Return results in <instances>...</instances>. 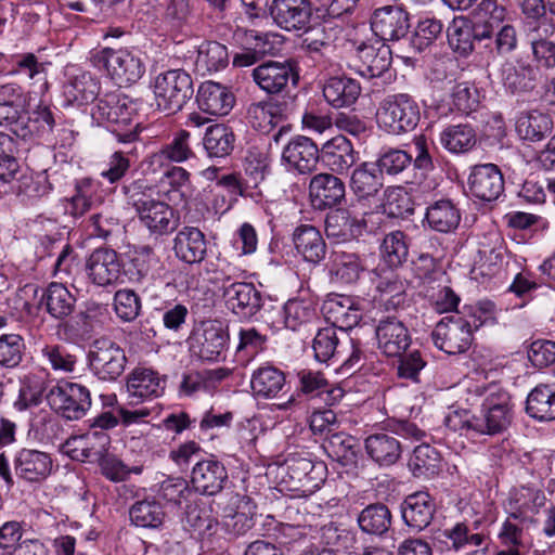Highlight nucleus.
Instances as JSON below:
<instances>
[{
	"instance_id": "72a5a7b5",
	"label": "nucleus",
	"mask_w": 555,
	"mask_h": 555,
	"mask_svg": "<svg viewBox=\"0 0 555 555\" xmlns=\"http://www.w3.org/2000/svg\"><path fill=\"white\" fill-rule=\"evenodd\" d=\"M322 312L335 330L336 327L344 331L351 330L361 320L360 309L356 301L345 295H335L325 300Z\"/></svg>"
},
{
	"instance_id": "bb28decb",
	"label": "nucleus",
	"mask_w": 555,
	"mask_h": 555,
	"mask_svg": "<svg viewBox=\"0 0 555 555\" xmlns=\"http://www.w3.org/2000/svg\"><path fill=\"white\" fill-rule=\"evenodd\" d=\"M225 304L233 313L242 317H253L262 307L261 293L251 283L231 282L223 287Z\"/></svg>"
},
{
	"instance_id": "c85d7f7f",
	"label": "nucleus",
	"mask_w": 555,
	"mask_h": 555,
	"mask_svg": "<svg viewBox=\"0 0 555 555\" xmlns=\"http://www.w3.org/2000/svg\"><path fill=\"white\" fill-rule=\"evenodd\" d=\"M467 16H455L447 29L451 49L461 56H468L475 43L488 40L485 34Z\"/></svg>"
},
{
	"instance_id": "a211bd4d",
	"label": "nucleus",
	"mask_w": 555,
	"mask_h": 555,
	"mask_svg": "<svg viewBox=\"0 0 555 555\" xmlns=\"http://www.w3.org/2000/svg\"><path fill=\"white\" fill-rule=\"evenodd\" d=\"M470 194L485 202H492L504 192V178L494 164L477 165L468 178Z\"/></svg>"
},
{
	"instance_id": "1a4fd4ad",
	"label": "nucleus",
	"mask_w": 555,
	"mask_h": 555,
	"mask_svg": "<svg viewBox=\"0 0 555 555\" xmlns=\"http://www.w3.org/2000/svg\"><path fill=\"white\" fill-rule=\"evenodd\" d=\"M46 399L56 414L68 421L82 418L91 406L89 389L78 383L60 382L49 389Z\"/></svg>"
},
{
	"instance_id": "a878e982",
	"label": "nucleus",
	"mask_w": 555,
	"mask_h": 555,
	"mask_svg": "<svg viewBox=\"0 0 555 555\" xmlns=\"http://www.w3.org/2000/svg\"><path fill=\"white\" fill-rule=\"evenodd\" d=\"M378 349L387 357H400L411 344L405 325L396 318H386L375 328Z\"/></svg>"
},
{
	"instance_id": "3c124183",
	"label": "nucleus",
	"mask_w": 555,
	"mask_h": 555,
	"mask_svg": "<svg viewBox=\"0 0 555 555\" xmlns=\"http://www.w3.org/2000/svg\"><path fill=\"white\" fill-rule=\"evenodd\" d=\"M235 135L230 127L216 124L207 128L203 144L210 157H227L234 149Z\"/></svg>"
},
{
	"instance_id": "5fc2aeb1",
	"label": "nucleus",
	"mask_w": 555,
	"mask_h": 555,
	"mask_svg": "<svg viewBox=\"0 0 555 555\" xmlns=\"http://www.w3.org/2000/svg\"><path fill=\"white\" fill-rule=\"evenodd\" d=\"M440 142L451 153H465L476 144V132L468 124L451 125L440 133Z\"/></svg>"
},
{
	"instance_id": "412c9836",
	"label": "nucleus",
	"mask_w": 555,
	"mask_h": 555,
	"mask_svg": "<svg viewBox=\"0 0 555 555\" xmlns=\"http://www.w3.org/2000/svg\"><path fill=\"white\" fill-rule=\"evenodd\" d=\"M229 480L228 470L223 463L209 457L197 461L192 468L191 482L202 494L215 495L222 491Z\"/></svg>"
},
{
	"instance_id": "f03ea898",
	"label": "nucleus",
	"mask_w": 555,
	"mask_h": 555,
	"mask_svg": "<svg viewBox=\"0 0 555 555\" xmlns=\"http://www.w3.org/2000/svg\"><path fill=\"white\" fill-rule=\"evenodd\" d=\"M359 0H273L270 14L285 30L306 29L314 10L321 18H338L349 13Z\"/></svg>"
},
{
	"instance_id": "13d9d810",
	"label": "nucleus",
	"mask_w": 555,
	"mask_h": 555,
	"mask_svg": "<svg viewBox=\"0 0 555 555\" xmlns=\"http://www.w3.org/2000/svg\"><path fill=\"white\" fill-rule=\"evenodd\" d=\"M362 271L363 267L357 255L345 251H335L333 254L331 273L341 283H356Z\"/></svg>"
},
{
	"instance_id": "7c9ffc66",
	"label": "nucleus",
	"mask_w": 555,
	"mask_h": 555,
	"mask_svg": "<svg viewBox=\"0 0 555 555\" xmlns=\"http://www.w3.org/2000/svg\"><path fill=\"white\" fill-rule=\"evenodd\" d=\"M165 386L158 374L150 369H135L127 379L128 403L135 405L163 395Z\"/></svg>"
},
{
	"instance_id": "4468645a",
	"label": "nucleus",
	"mask_w": 555,
	"mask_h": 555,
	"mask_svg": "<svg viewBox=\"0 0 555 555\" xmlns=\"http://www.w3.org/2000/svg\"><path fill=\"white\" fill-rule=\"evenodd\" d=\"M25 108H27V94L16 83L0 86V126L9 127L17 138H25L27 130L21 125Z\"/></svg>"
},
{
	"instance_id": "2eb2a0df",
	"label": "nucleus",
	"mask_w": 555,
	"mask_h": 555,
	"mask_svg": "<svg viewBox=\"0 0 555 555\" xmlns=\"http://www.w3.org/2000/svg\"><path fill=\"white\" fill-rule=\"evenodd\" d=\"M319 162L320 150L308 137L296 135L283 147L282 164L288 171L307 175L317 169Z\"/></svg>"
},
{
	"instance_id": "ddd939ff",
	"label": "nucleus",
	"mask_w": 555,
	"mask_h": 555,
	"mask_svg": "<svg viewBox=\"0 0 555 555\" xmlns=\"http://www.w3.org/2000/svg\"><path fill=\"white\" fill-rule=\"evenodd\" d=\"M411 27L410 15L401 7L385 5L371 16V28L380 41H397L405 37Z\"/></svg>"
},
{
	"instance_id": "052dcab7",
	"label": "nucleus",
	"mask_w": 555,
	"mask_h": 555,
	"mask_svg": "<svg viewBox=\"0 0 555 555\" xmlns=\"http://www.w3.org/2000/svg\"><path fill=\"white\" fill-rule=\"evenodd\" d=\"M229 63V53L224 44L208 41L199 46L196 67L206 72H218Z\"/></svg>"
},
{
	"instance_id": "9b49d317",
	"label": "nucleus",
	"mask_w": 555,
	"mask_h": 555,
	"mask_svg": "<svg viewBox=\"0 0 555 555\" xmlns=\"http://www.w3.org/2000/svg\"><path fill=\"white\" fill-rule=\"evenodd\" d=\"M229 340L228 327L221 321H207L193 333L190 349L203 361L217 362L224 360Z\"/></svg>"
},
{
	"instance_id": "e433bc0d",
	"label": "nucleus",
	"mask_w": 555,
	"mask_h": 555,
	"mask_svg": "<svg viewBox=\"0 0 555 555\" xmlns=\"http://www.w3.org/2000/svg\"><path fill=\"white\" fill-rule=\"evenodd\" d=\"M358 80L343 76H332L325 80L322 91L325 101L335 108L349 107L361 94Z\"/></svg>"
},
{
	"instance_id": "6ab92c4d",
	"label": "nucleus",
	"mask_w": 555,
	"mask_h": 555,
	"mask_svg": "<svg viewBox=\"0 0 555 555\" xmlns=\"http://www.w3.org/2000/svg\"><path fill=\"white\" fill-rule=\"evenodd\" d=\"M0 184L8 188L0 189V198L4 194H15L28 198L40 195L39 182L34 181L30 176L20 175V164L11 154L0 157Z\"/></svg>"
},
{
	"instance_id": "0e129e2a",
	"label": "nucleus",
	"mask_w": 555,
	"mask_h": 555,
	"mask_svg": "<svg viewBox=\"0 0 555 555\" xmlns=\"http://www.w3.org/2000/svg\"><path fill=\"white\" fill-rule=\"evenodd\" d=\"M279 113V105L272 102L253 103L247 111L251 126L262 132H269L278 125Z\"/></svg>"
},
{
	"instance_id": "f3484780",
	"label": "nucleus",
	"mask_w": 555,
	"mask_h": 555,
	"mask_svg": "<svg viewBox=\"0 0 555 555\" xmlns=\"http://www.w3.org/2000/svg\"><path fill=\"white\" fill-rule=\"evenodd\" d=\"M400 512L404 525L413 532H421L434 519L435 500L427 492H414L402 501Z\"/></svg>"
},
{
	"instance_id": "4d7b16f0",
	"label": "nucleus",
	"mask_w": 555,
	"mask_h": 555,
	"mask_svg": "<svg viewBox=\"0 0 555 555\" xmlns=\"http://www.w3.org/2000/svg\"><path fill=\"white\" fill-rule=\"evenodd\" d=\"M21 124L27 130L22 139L28 140L40 132H51L55 126V114L50 105L40 102L30 114L25 109Z\"/></svg>"
},
{
	"instance_id": "6e6d98bb",
	"label": "nucleus",
	"mask_w": 555,
	"mask_h": 555,
	"mask_svg": "<svg viewBox=\"0 0 555 555\" xmlns=\"http://www.w3.org/2000/svg\"><path fill=\"white\" fill-rule=\"evenodd\" d=\"M317 318V306L313 299L293 298L284 305L285 326L296 331L300 326L308 324Z\"/></svg>"
},
{
	"instance_id": "bf43d9fd",
	"label": "nucleus",
	"mask_w": 555,
	"mask_h": 555,
	"mask_svg": "<svg viewBox=\"0 0 555 555\" xmlns=\"http://www.w3.org/2000/svg\"><path fill=\"white\" fill-rule=\"evenodd\" d=\"M378 302L385 310H396L405 301V287L393 273L380 279L376 285Z\"/></svg>"
},
{
	"instance_id": "6e6552de",
	"label": "nucleus",
	"mask_w": 555,
	"mask_h": 555,
	"mask_svg": "<svg viewBox=\"0 0 555 555\" xmlns=\"http://www.w3.org/2000/svg\"><path fill=\"white\" fill-rule=\"evenodd\" d=\"M283 482L287 489L307 496L314 493L325 480L326 466L301 455H291L284 464Z\"/></svg>"
},
{
	"instance_id": "2f4dec72",
	"label": "nucleus",
	"mask_w": 555,
	"mask_h": 555,
	"mask_svg": "<svg viewBox=\"0 0 555 555\" xmlns=\"http://www.w3.org/2000/svg\"><path fill=\"white\" fill-rule=\"evenodd\" d=\"M357 56L361 63L358 66L360 75L367 78L380 77L391 65V50L383 41L357 47Z\"/></svg>"
},
{
	"instance_id": "8fccbe9b",
	"label": "nucleus",
	"mask_w": 555,
	"mask_h": 555,
	"mask_svg": "<svg viewBox=\"0 0 555 555\" xmlns=\"http://www.w3.org/2000/svg\"><path fill=\"white\" fill-rule=\"evenodd\" d=\"M50 67L51 62L41 61L34 53H24L16 56L13 72L25 76L33 83L38 85L41 92H44L48 89V72Z\"/></svg>"
},
{
	"instance_id": "423d86ee",
	"label": "nucleus",
	"mask_w": 555,
	"mask_h": 555,
	"mask_svg": "<svg viewBox=\"0 0 555 555\" xmlns=\"http://www.w3.org/2000/svg\"><path fill=\"white\" fill-rule=\"evenodd\" d=\"M380 128L390 134H401L415 129L420 121V107L408 94L400 93L385 98L376 113Z\"/></svg>"
},
{
	"instance_id": "603ef678",
	"label": "nucleus",
	"mask_w": 555,
	"mask_h": 555,
	"mask_svg": "<svg viewBox=\"0 0 555 555\" xmlns=\"http://www.w3.org/2000/svg\"><path fill=\"white\" fill-rule=\"evenodd\" d=\"M323 448L330 457L343 466L357 463L359 448L356 438L350 435L335 433L327 438Z\"/></svg>"
},
{
	"instance_id": "9d476101",
	"label": "nucleus",
	"mask_w": 555,
	"mask_h": 555,
	"mask_svg": "<svg viewBox=\"0 0 555 555\" xmlns=\"http://www.w3.org/2000/svg\"><path fill=\"white\" fill-rule=\"evenodd\" d=\"M364 206V203L353 201L347 208L331 211L325 219L327 236L351 241L367 232L366 216L372 214L365 210Z\"/></svg>"
},
{
	"instance_id": "0eeeda50",
	"label": "nucleus",
	"mask_w": 555,
	"mask_h": 555,
	"mask_svg": "<svg viewBox=\"0 0 555 555\" xmlns=\"http://www.w3.org/2000/svg\"><path fill=\"white\" fill-rule=\"evenodd\" d=\"M477 320H468L460 313L442 318L435 326L431 337L437 348L448 354L466 352L473 343V332L478 328Z\"/></svg>"
},
{
	"instance_id": "c756f323",
	"label": "nucleus",
	"mask_w": 555,
	"mask_h": 555,
	"mask_svg": "<svg viewBox=\"0 0 555 555\" xmlns=\"http://www.w3.org/2000/svg\"><path fill=\"white\" fill-rule=\"evenodd\" d=\"M135 103L118 92L106 93L96 104L94 115L99 120L127 126L135 115Z\"/></svg>"
},
{
	"instance_id": "473e14b6",
	"label": "nucleus",
	"mask_w": 555,
	"mask_h": 555,
	"mask_svg": "<svg viewBox=\"0 0 555 555\" xmlns=\"http://www.w3.org/2000/svg\"><path fill=\"white\" fill-rule=\"evenodd\" d=\"M173 251L178 259L185 263L202 262L207 253L205 234L195 227H183L173 238Z\"/></svg>"
},
{
	"instance_id": "69168bd1",
	"label": "nucleus",
	"mask_w": 555,
	"mask_h": 555,
	"mask_svg": "<svg viewBox=\"0 0 555 555\" xmlns=\"http://www.w3.org/2000/svg\"><path fill=\"white\" fill-rule=\"evenodd\" d=\"M129 515L132 524L137 527L156 528L162 525L165 514L158 503L140 501L131 506Z\"/></svg>"
},
{
	"instance_id": "f8f14e48",
	"label": "nucleus",
	"mask_w": 555,
	"mask_h": 555,
	"mask_svg": "<svg viewBox=\"0 0 555 555\" xmlns=\"http://www.w3.org/2000/svg\"><path fill=\"white\" fill-rule=\"evenodd\" d=\"M90 370L102 380H115L126 367L125 351L114 341L94 340L88 352Z\"/></svg>"
},
{
	"instance_id": "09e8293b",
	"label": "nucleus",
	"mask_w": 555,
	"mask_h": 555,
	"mask_svg": "<svg viewBox=\"0 0 555 555\" xmlns=\"http://www.w3.org/2000/svg\"><path fill=\"white\" fill-rule=\"evenodd\" d=\"M409 468L416 478H429L441 469V455L431 446H417L409 459Z\"/></svg>"
},
{
	"instance_id": "b1692460",
	"label": "nucleus",
	"mask_w": 555,
	"mask_h": 555,
	"mask_svg": "<svg viewBox=\"0 0 555 555\" xmlns=\"http://www.w3.org/2000/svg\"><path fill=\"white\" fill-rule=\"evenodd\" d=\"M345 195V183L334 173L321 172L313 176L310 180L309 196L312 205L318 209L339 205Z\"/></svg>"
},
{
	"instance_id": "4be33fe9",
	"label": "nucleus",
	"mask_w": 555,
	"mask_h": 555,
	"mask_svg": "<svg viewBox=\"0 0 555 555\" xmlns=\"http://www.w3.org/2000/svg\"><path fill=\"white\" fill-rule=\"evenodd\" d=\"M233 38L242 47V51L233 56V65L236 67L251 66L273 49L268 35L254 29L237 28Z\"/></svg>"
},
{
	"instance_id": "a19ab883",
	"label": "nucleus",
	"mask_w": 555,
	"mask_h": 555,
	"mask_svg": "<svg viewBox=\"0 0 555 555\" xmlns=\"http://www.w3.org/2000/svg\"><path fill=\"white\" fill-rule=\"evenodd\" d=\"M341 31L340 27L333 26L327 22L306 28L302 48L310 53L320 54L321 56L330 55L335 51V43Z\"/></svg>"
},
{
	"instance_id": "20e7f679",
	"label": "nucleus",
	"mask_w": 555,
	"mask_h": 555,
	"mask_svg": "<svg viewBox=\"0 0 555 555\" xmlns=\"http://www.w3.org/2000/svg\"><path fill=\"white\" fill-rule=\"evenodd\" d=\"M92 64L104 68L118 86H131L145 73V64L138 53L127 49L104 48L91 56Z\"/></svg>"
},
{
	"instance_id": "de8ad7c7",
	"label": "nucleus",
	"mask_w": 555,
	"mask_h": 555,
	"mask_svg": "<svg viewBox=\"0 0 555 555\" xmlns=\"http://www.w3.org/2000/svg\"><path fill=\"white\" fill-rule=\"evenodd\" d=\"M254 393L261 398H275L285 386V374L274 366L256 370L250 379Z\"/></svg>"
},
{
	"instance_id": "7ed1b4c3",
	"label": "nucleus",
	"mask_w": 555,
	"mask_h": 555,
	"mask_svg": "<svg viewBox=\"0 0 555 555\" xmlns=\"http://www.w3.org/2000/svg\"><path fill=\"white\" fill-rule=\"evenodd\" d=\"M147 189L143 180L122 185L128 204L135 209L140 222L156 237L172 233L179 224V217L167 203L151 198L143 192Z\"/></svg>"
},
{
	"instance_id": "680f3d73",
	"label": "nucleus",
	"mask_w": 555,
	"mask_h": 555,
	"mask_svg": "<svg viewBox=\"0 0 555 555\" xmlns=\"http://www.w3.org/2000/svg\"><path fill=\"white\" fill-rule=\"evenodd\" d=\"M405 234L401 231L388 233L380 245V256L389 268L400 267L408 258Z\"/></svg>"
},
{
	"instance_id": "f704fd0d",
	"label": "nucleus",
	"mask_w": 555,
	"mask_h": 555,
	"mask_svg": "<svg viewBox=\"0 0 555 555\" xmlns=\"http://www.w3.org/2000/svg\"><path fill=\"white\" fill-rule=\"evenodd\" d=\"M369 457L380 467H389L398 462L402 454L399 439L389 433H376L364 440Z\"/></svg>"
},
{
	"instance_id": "ea45409f",
	"label": "nucleus",
	"mask_w": 555,
	"mask_h": 555,
	"mask_svg": "<svg viewBox=\"0 0 555 555\" xmlns=\"http://www.w3.org/2000/svg\"><path fill=\"white\" fill-rule=\"evenodd\" d=\"M425 220L431 230L451 233L461 222V211L451 199L441 198L428 205Z\"/></svg>"
},
{
	"instance_id": "aec40b11",
	"label": "nucleus",
	"mask_w": 555,
	"mask_h": 555,
	"mask_svg": "<svg viewBox=\"0 0 555 555\" xmlns=\"http://www.w3.org/2000/svg\"><path fill=\"white\" fill-rule=\"evenodd\" d=\"M88 279L98 286H109L120 276L118 254L111 248H96L86 261Z\"/></svg>"
},
{
	"instance_id": "5701e85b",
	"label": "nucleus",
	"mask_w": 555,
	"mask_h": 555,
	"mask_svg": "<svg viewBox=\"0 0 555 555\" xmlns=\"http://www.w3.org/2000/svg\"><path fill=\"white\" fill-rule=\"evenodd\" d=\"M16 476L26 482H41L52 472L53 462L50 454L36 449H21L14 460Z\"/></svg>"
},
{
	"instance_id": "49530a36",
	"label": "nucleus",
	"mask_w": 555,
	"mask_h": 555,
	"mask_svg": "<svg viewBox=\"0 0 555 555\" xmlns=\"http://www.w3.org/2000/svg\"><path fill=\"white\" fill-rule=\"evenodd\" d=\"M518 134L529 141H540L551 134L553 130L552 117L540 111L522 113L516 121Z\"/></svg>"
},
{
	"instance_id": "dca6fc26",
	"label": "nucleus",
	"mask_w": 555,
	"mask_h": 555,
	"mask_svg": "<svg viewBox=\"0 0 555 555\" xmlns=\"http://www.w3.org/2000/svg\"><path fill=\"white\" fill-rule=\"evenodd\" d=\"M251 76L256 85L268 94L283 93L289 82L296 85L298 80V74L287 62L268 61L255 67Z\"/></svg>"
},
{
	"instance_id": "37998d69",
	"label": "nucleus",
	"mask_w": 555,
	"mask_h": 555,
	"mask_svg": "<svg viewBox=\"0 0 555 555\" xmlns=\"http://www.w3.org/2000/svg\"><path fill=\"white\" fill-rule=\"evenodd\" d=\"M41 302L52 318L63 320L74 312L76 297L64 284L52 282L44 289Z\"/></svg>"
},
{
	"instance_id": "c9c22d12",
	"label": "nucleus",
	"mask_w": 555,
	"mask_h": 555,
	"mask_svg": "<svg viewBox=\"0 0 555 555\" xmlns=\"http://www.w3.org/2000/svg\"><path fill=\"white\" fill-rule=\"evenodd\" d=\"M101 90L99 78L90 72L78 70L69 75L63 86V94L70 104L83 105L93 102Z\"/></svg>"
},
{
	"instance_id": "cd10ccee",
	"label": "nucleus",
	"mask_w": 555,
	"mask_h": 555,
	"mask_svg": "<svg viewBox=\"0 0 555 555\" xmlns=\"http://www.w3.org/2000/svg\"><path fill=\"white\" fill-rule=\"evenodd\" d=\"M196 101L202 112L211 116H225L233 108L235 96L228 87L209 80L199 86Z\"/></svg>"
},
{
	"instance_id": "f257e3e1",
	"label": "nucleus",
	"mask_w": 555,
	"mask_h": 555,
	"mask_svg": "<svg viewBox=\"0 0 555 555\" xmlns=\"http://www.w3.org/2000/svg\"><path fill=\"white\" fill-rule=\"evenodd\" d=\"M475 391L478 396L483 397L479 413L463 421L455 413L446 418V425L453 430L466 429L489 436L505 431L513 417L508 395L494 384L477 386Z\"/></svg>"
},
{
	"instance_id": "39448f33",
	"label": "nucleus",
	"mask_w": 555,
	"mask_h": 555,
	"mask_svg": "<svg viewBox=\"0 0 555 555\" xmlns=\"http://www.w3.org/2000/svg\"><path fill=\"white\" fill-rule=\"evenodd\" d=\"M153 91L159 111L178 113L193 95L191 76L182 69H170L155 77Z\"/></svg>"
},
{
	"instance_id": "e2e57ef3",
	"label": "nucleus",
	"mask_w": 555,
	"mask_h": 555,
	"mask_svg": "<svg viewBox=\"0 0 555 555\" xmlns=\"http://www.w3.org/2000/svg\"><path fill=\"white\" fill-rule=\"evenodd\" d=\"M26 345L18 334H3L0 336V366L16 369L23 361Z\"/></svg>"
},
{
	"instance_id": "864d4df0",
	"label": "nucleus",
	"mask_w": 555,
	"mask_h": 555,
	"mask_svg": "<svg viewBox=\"0 0 555 555\" xmlns=\"http://www.w3.org/2000/svg\"><path fill=\"white\" fill-rule=\"evenodd\" d=\"M504 87L512 93L532 90L535 82V69L530 65L505 63L501 70Z\"/></svg>"
},
{
	"instance_id": "393cba45",
	"label": "nucleus",
	"mask_w": 555,
	"mask_h": 555,
	"mask_svg": "<svg viewBox=\"0 0 555 555\" xmlns=\"http://www.w3.org/2000/svg\"><path fill=\"white\" fill-rule=\"evenodd\" d=\"M320 162L331 173L344 175L356 164L357 152L346 137L336 135L321 147Z\"/></svg>"
},
{
	"instance_id": "774afa93",
	"label": "nucleus",
	"mask_w": 555,
	"mask_h": 555,
	"mask_svg": "<svg viewBox=\"0 0 555 555\" xmlns=\"http://www.w3.org/2000/svg\"><path fill=\"white\" fill-rule=\"evenodd\" d=\"M518 516L512 514L503 524L502 529L499 533V539L506 550L496 552L495 555H521L519 546L522 545V528L519 527L514 520H517Z\"/></svg>"
},
{
	"instance_id": "79ce46f5",
	"label": "nucleus",
	"mask_w": 555,
	"mask_h": 555,
	"mask_svg": "<svg viewBox=\"0 0 555 555\" xmlns=\"http://www.w3.org/2000/svg\"><path fill=\"white\" fill-rule=\"evenodd\" d=\"M527 414L539 422L555 421V387L539 384L527 396Z\"/></svg>"
},
{
	"instance_id": "338daca9",
	"label": "nucleus",
	"mask_w": 555,
	"mask_h": 555,
	"mask_svg": "<svg viewBox=\"0 0 555 555\" xmlns=\"http://www.w3.org/2000/svg\"><path fill=\"white\" fill-rule=\"evenodd\" d=\"M96 183L90 178H83L76 184V194L70 199L72 214L82 216L101 202L96 196Z\"/></svg>"
},
{
	"instance_id": "a18cd8bd",
	"label": "nucleus",
	"mask_w": 555,
	"mask_h": 555,
	"mask_svg": "<svg viewBox=\"0 0 555 555\" xmlns=\"http://www.w3.org/2000/svg\"><path fill=\"white\" fill-rule=\"evenodd\" d=\"M357 520L363 532L382 537L390 529L392 515L387 505L373 503L360 512Z\"/></svg>"
},
{
	"instance_id": "c03bdc74",
	"label": "nucleus",
	"mask_w": 555,
	"mask_h": 555,
	"mask_svg": "<svg viewBox=\"0 0 555 555\" xmlns=\"http://www.w3.org/2000/svg\"><path fill=\"white\" fill-rule=\"evenodd\" d=\"M506 8L498 0H481L474 9L470 20L491 40L494 29L505 20Z\"/></svg>"
},
{
	"instance_id": "58836bf2",
	"label": "nucleus",
	"mask_w": 555,
	"mask_h": 555,
	"mask_svg": "<svg viewBox=\"0 0 555 555\" xmlns=\"http://www.w3.org/2000/svg\"><path fill=\"white\" fill-rule=\"evenodd\" d=\"M293 242L298 254L311 263L321 262L326 255V243L321 232L310 224L297 227L293 233Z\"/></svg>"
},
{
	"instance_id": "4c0bfd02",
	"label": "nucleus",
	"mask_w": 555,
	"mask_h": 555,
	"mask_svg": "<svg viewBox=\"0 0 555 555\" xmlns=\"http://www.w3.org/2000/svg\"><path fill=\"white\" fill-rule=\"evenodd\" d=\"M384 186V176L374 163L364 162L352 171L350 189L357 196L356 201L374 198Z\"/></svg>"
}]
</instances>
